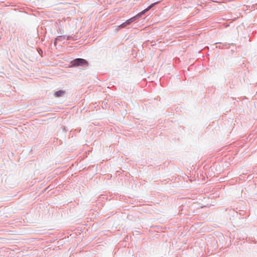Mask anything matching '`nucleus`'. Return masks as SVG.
I'll use <instances>...</instances> for the list:
<instances>
[{
	"mask_svg": "<svg viewBox=\"0 0 257 257\" xmlns=\"http://www.w3.org/2000/svg\"><path fill=\"white\" fill-rule=\"evenodd\" d=\"M71 64L74 67L87 66L88 65V62L86 60L81 58H77L72 60Z\"/></svg>",
	"mask_w": 257,
	"mask_h": 257,
	"instance_id": "obj_1",
	"label": "nucleus"
},
{
	"mask_svg": "<svg viewBox=\"0 0 257 257\" xmlns=\"http://www.w3.org/2000/svg\"><path fill=\"white\" fill-rule=\"evenodd\" d=\"M141 16H142L139 13V14H138L135 16H134V17L129 19L128 20H126L125 22H124L123 23L121 24L119 27H120V28H124L126 26H127V25L131 24V23H132L133 22H134L137 19H138L139 18H140Z\"/></svg>",
	"mask_w": 257,
	"mask_h": 257,
	"instance_id": "obj_2",
	"label": "nucleus"
},
{
	"mask_svg": "<svg viewBox=\"0 0 257 257\" xmlns=\"http://www.w3.org/2000/svg\"><path fill=\"white\" fill-rule=\"evenodd\" d=\"M158 2H156L155 3H153L151 4L150 6H149L147 8L142 11L140 13V14L141 15V16L144 15L146 12L149 11L152 8H153L155 5L157 4Z\"/></svg>",
	"mask_w": 257,
	"mask_h": 257,
	"instance_id": "obj_3",
	"label": "nucleus"
},
{
	"mask_svg": "<svg viewBox=\"0 0 257 257\" xmlns=\"http://www.w3.org/2000/svg\"><path fill=\"white\" fill-rule=\"evenodd\" d=\"M65 93V91L63 90H59L57 91L54 95L55 97H60L62 96Z\"/></svg>",
	"mask_w": 257,
	"mask_h": 257,
	"instance_id": "obj_4",
	"label": "nucleus"
}]
</instances>
